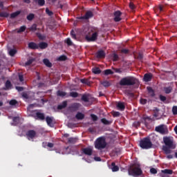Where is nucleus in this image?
<instances>
[{"label":"nucleus","mask_w":177,"mask_h":177,"mask_svg":"<svg viewBox=\"0 0 177 177\" xmlns=\"http://www.w3.org/2000/svg\"><path fill=\"white\" fill-rule=\"evenodd\" d=\"M13 122L11 124V125H14V127H16V125H19V123L20 122V118L19 116L14 117L12 118Z\"/></svg>","instance_id":"nucleus-18"},{"label":"nucleus","mask_w":177,"mask_h":177,"mask_svg":"<svg viewBox=\"0 0 177 177\" xmlns=\"http://www.w3.org/2000/svg\"><path fill=\"white\" fill-rule=\"evenodd\" d=\"M46 121L48 125H50L52 124V122H53V118H50L49 116H47L46 118Z\"/></svg>","instance_id":"nucleus-34"},{"label":"nucleus","mask_w":177,"mask_h":177,"mask_svg":"<svg viewBox=\"0 0 177 177\" xmlns=\"http://www.w3.org/2000/svg\"><path fill=\"white\" fill-rule=\"evenodd\" d=\"M101 85H102L105 88H107L111 85V83L107 80H105V81L101 82Z\"/></svg>","instance_id":"nucleus-30"},{"label":"nucleus","mask_w":177,"mask_h":177,"mask_svg":"<svg viewBox=\"0 0 177 177\" xmlns=\"http://www.w3.org/2000/svg\"><path fill=\"white\" fill-rule=\"evenodd\" d=\"M140 147L144 150H149L153 147V142L149 138H144L140 141Z\"/></svg>","instance_id":"nucleus-4"},{"label":"nucleus","mask_w":177,"mask_h":177,"mask_svg":"<svg viewBox=\"0 0 177 177\" xmlns=\"http://www.w3.org/2000/svg\"><path fill=\"white\" fill-rule=\"evenodd\" d=\"M141 104H146L147 103V100L141 98L140 100Z\"/></svg>","instance_id":"nucleus-59"},{"label":"nucleus","mask_w":177,"mask_h":177,"mask_svg":"<svg viewBox=\"0 0 177 177\" xmlns=\"http://www.w3.org/2000/svg\"><path fill=\"white\" fill-rule=\"evenodd\" d=\"M155 131L156 132L161 133V135H167V133H168V128H167V126L164 124L156 127Z\"/></svg>","instance_id":"nucleus-6"},{"label":"nucleus","mask_w":177,"mask_h":177,"mask_svg":"<svg viewBox=\"0 0 177 177\" xmlns=\"http://www.w3.org/2000/svg\"><path fill=\"white\" fill-rule=\"evenodd\" d=\"M164 91L165 93L169 94L171 92H172V87L169 86V87H165Z\"/></svg>","instance_id":"nucleus-40"},{"label":"nucleus","mask_w":177,"mask_h":177,"mask_svg":"<svg viewBox=\"0 0 177 177\" xmlns=\"http://www.w3.org/2000/svg\"><path fill=\"white\" fill-rule=\"evenodd\" d=\"M82 100L85 102V103H88V102H89V98L88 97V95L84 94L82 96Z\"/></svg>","instance_id":"nucleus-41"},{"label":"nucleus","mask_w":177,"mask_h":177,"mask_svg":"<svg viewBox=\"0 0 177 177\" xmlns=\"http://www.w3.org/2000/svg\"><path fill=\"white\" fill-rule=\"evenodd\" d=\"M34 17H35V15L32 13L29 14L27 17L26 19L27 20H28L29 21H32V19H34Z\"/></svg>","instance_id":"nucleus-39"},{"label":"nucleus","mask_w":177,"mask_h":177,"mask_svg":"<svg viewBox=\"0 0 177 177\" xmlns=\"http://www.w3.org/2000/svg\"><path fill=\"white\" fill-rule=\"evenodd\" d=\"M6 89L9 90L12 88V82H10V80H7L5 84Z\"/></svg>","instance_id":"nucleus-29"},{"label":"nucleus","mask_w":177,"mask_h":177,"mask_svg":"<svg viewBox=\"0 0 177 177\" xmlns=\"http://www.w3.org/2000/svg\"><path fill=\"white\" fill-rule=\"evenodd\" d=\"M71 35L73 39H77V36L75 35V32H74V30H71Z\"/></svg>","instance_id":"nucleus-57"},{"label":"nucleus","mask_w":177,"mask_h":177,"mask_svg":"<svg viewBox=\"0 0 177 177\" xmlns=\"http://www.w3.org/2000/svg\"><path fill=\"white\" fill-rule=\"evenodd\" d=\"M117 108L118 109V110L124 111L125 110V105L123 102H118L117 104Z\"/></svg>","instance_id":"nucleus-22"},{"label":"nucleus","mask_w":177,"mask_h":177,"mask_svg":"<svg viewBox=\"0 0 177 177\" xmlns=\"http://www.w3.org/2000/svg\"><path fill=\"white\" fill-rule=\"evenodd\" d=\"M19 80L20 82H23V81H24V77L23 76V75H19Z\"/></svg>","instance_id":"nucleus-62"},{"label":"nucleus","mask_w":177,"mask_h":177,"mask_svg":"<svg viewBox=\"0 0 177 177\" xmlns=\"http://www.w3.org/2000/svg\"><path fill=\"white\" fill-rule=\"evenodd\" d=\"M15 89H17V91H18V92H23V91H24V87L16 86Z\"/></svg>","instance_id":"nucleus-54"},{"label":"nucleus","mask_w":177,"mask_h":177,"mask_svg":"<svg viewBox=\"0 0 177 177\" xmlns=\"http://www.w3.org/2000/svg\"><path fill=\"white\" fill-rule=\"evenodd\" d=\"M48 44L45 41H41L38 44V49H46L48 48Z\"/></svg>","instance_id":"nucleus-16"},{"label":"nucleus","mask_w":177,"mask_h":177,"mask_svg":"<svg viewBox=\"0 0 177 177\" xmlns=\"http://www.w3.org/2000/svg\"><path fill=\"white\" fill-rule=\"evenodd\" d=\"M26 136L28 140H31V139H35L37 136V131L35 130H28L26 133Z\"/></svg>","instance_id":"nucleus-7"},{"label":"nucleus","mask_w":177,"mask_h":177,"mask_svg":"<svg viewBox=\"0 0 177 177\" xmlns=\"http://www.w3.org/2000/svg\"><path fill=\"white\" fill-rule=\"evenodd\" d=\"M163 142L165 145L162 146V150L165 154H171L172 153L171 149H175V145L174 144V139L171 137L163 138Z\"/></svg>","instance_id":"nucleus-1"},{"label":"nucleus","mask_w":177,"mask_h":177,"mask_svg":"<svg viewBox=\"0 0 177 177\" xmlns=\"http://www.w3.org/2000/svg\"><path fill=\"white\" fill-rule=\"evenodd\" d=\"M66 107H67V101H64L62 104L57 106V109L63 110V109H66Z\"/></svg>","instance_id":"nucleus-21"},{"label":"nucleus","mask_w":177,"mask_h":177,"mask_svg":"<svg viewBox=\"0 0 177 177\" xmlns=\"http://www.w3.org/2000/svg\"><path fill=\"white\" fill-rule=\"evenodd\" d=\"M54 146H55V144H53L52 142L47 143V147H49L50 149H52V147H53Z\"/></svg>","instance_id":"nucleus-61"},{"label":"nucleus","mask_w":177,"mask_h":177,"mask_svg":"<svg viewBox=\"0 0 177 177\" xmlns=\"http://www.w3.org/2000/svg\"><path fill=\"white\" fill-rule=\"evenodd\" d=\"M104 75H113V74H114V72H113L111 69H106L105 71H104Z\"/></svg>","instance_id":"nucleus-31"},{"label":"nucleus","mask_w":177,"mask_h":177,"mask_svg":"<svg viewBox=\"0 0 177 177\" xmlns=\"http://www.w3.org/2000/svg\"><path fill=\"white\" fill-rule=\"evenodd\" d=\"M10 106H16L19 104V102L16 100H11L9 102Z\"/></svg>","instance_id":"nucleus-43"},{"label":"nucleus","mask_w":177,"mask_h":177,"mask_svg":"<svg viewBox=\"0 0 177 177\" xmlns=\"http://www.w3.org/2000/svg\"><path fill=\"white\" fill-rule=\"evenodd\" d=\"M162 174H166V175H172L174 174V171L172 169H165L162 170Z\"/></svg>","instance_id":"nucleus-27"},{"label":"nucleus","mask_w":177,"mask_h":177,"mask_svg":"<svg viewBox=\"0 0 177 177\" xmlns=\"http://www.w3.org/2000/svg\"><path fill=\"white\" fill-rule=\"evenodd\" d=\"M101 122H102L104 125H110L111 124V122L107 120L106 118L101 119Z\"/></svg>","instance_id":"nucleus-37"},{"label":"nucleus","mask_w":177,"mask_h":177,"mask_svg":"<svg viewBox=\"0 0 177 177\" xmlns=\"http://www.w3.org/2000/svg\"><path fill=\"white\" fill-rule=\"evenodd\" d=\"M34 60H35L34 58H31V59H28L25 63V66H30V64H32V63L34 62Z\"/></svg>","instance_id":"nucleus-44"},{"label":"nucleus","mask_w":177,"mask_h":177,"mask_svg":"<svg viewBox=\"0 0 177 177\" xmlns=\"http://www.w3.org/2000/svg\"><path fill=\"white\" fill-rule=\"evenodd\" d=\"M66 44H67L68 46H72L73 45V41H71V39L67 38L65 40Z\"/></svg>","instance_id":"nucleus-45"},{"label":"nucleus","mask_w":177,"mask_h":177,"mask_svg":"<svg viewBox=\"0 0 177 177\" xmlns=\"http://www.w3.org/2000/svg\"><path fill=\"white\" fill-rule=\"evenodd\" d=\"M80 82L82 84H85L86 85H89L91 84V82L88 79H81Z\"/></svg>","instance_id":"nucleus-42"},{"label":"nucleus","mask_w":177,"mask_h":177,"mask_svg":"<svg viewBox=\"0 0 177 177\" xmlns=\"http://www.w3.org/2000/svg\"><path fill=\"white\" fill-rule=\"evenodd\" d=\"M46 13L49 16H53V12L50 11L49 8H46Z\"/></svg>","instance_id":"nucleus-52"},{"label":"nucleus","mask_w":177,"mask_h":177,"mask_svg":"<svg viewBox=\"0 0 177 177\" xmlns=\"http://www.w3.org/2000/svg\"><path fill=\"white\" fill-rule=\"evenodd\" d=\"M20 13H21V11L20 10L16 11L15 12L11 13L10 17V19H15V17H17V16H19Z\"/></svg>","instance_id":"nucleus-25"},{"label":"nucleus","mask_w":177,"mask_h":177,"mask_svg":"<svg viewBox=\"0 0 177 177\" xmlns=\"http://www.w3.org/2000/svg\"><path fill=\"white\" fill-rule=\"evenodd\" d=\"M0 17H9V13L6 12H0Z\"/></svg>","instance_id":"nucleus-46"},{"label":"nucleus","mask_w":177,"mask_h":177,"mask_svg":"<svg viewBox=\"0 0 177 177\" xmlns=\"http://www.w3.org/2000/svg\"><path fill=\"white\" fill-rule=\"evenodd\" d=\"M69 95L71 97H78V93L72 91L69 93Z\"/></svg>","instance_id":"nucleus-47"},{"label":"nucleus","mask_w":177,"mask_h":177,"mask_svg":"<svg viewBox=\"0 0 177 177\" xmlns=\"http://www.w3.org/2000/svg\"><path fill=\"white\" fill-rule=\"evenodd\" d=\"M92 72L93 73V74H100L102 73V71L100 70V68L95 67L92 68Z\"/></svg>","instance_id":"nucleus-26"},{"label":"nucleus","mask_w":177,"mask_h":177,"mask_svg":"<svg viewBox=\"0 0 177 177\" xmlns=\"http://www.w3.org/2000/svg\"><path fill=\"white\" fill-rule=\"evenodd\" d=\"M17 53V50L13 48V49H10L9 50V55L10 56H11L12 57H13V56H15V55H16Z\"/></svg>","instance_id":"nucleus-33"},{"label":"nucleus","mask_w":177,"mask_h":177,"mask_svg":"<svg viewBox=\"0 0 177 177\" xmlns=\"http://www.w3.org/2000/svg\"><path fill=\"white\" fill-rule=\"evenodd\" d=\"M135 59H137L138 60H140V62H142L143 60V54L139 53L137 55H134Z\"/></svg>","instance_id":"nucleus-32"},{"label":"nucleus","mask_w":177,"mask_h":177,"mask_svg":"<svg viewBox=\"0 0 177 177\" xmlns=\"http://www.w3.org/2000/svg\"><path fill=\"white\" fill-rule=\"evenodd\" d=\"M92 17H93V12L91 10H88L83 17H80V19L82 20H89V19H92Z\"/></svg>","instance_id":"nucleus-10"},{"label":"nucleus","mask_w":177,"mask_h":177,"mask_svg":"<svg viewBox=\"0 0 177 177\" xmlns=\"http://www.w3.org/2000/svg\"><path fill=\"white\" fill-rule=\"evenodd\" d=\"M121 53H124V55H127V53H129V50L128 49H122Z\"/></svg>","instance_id":"nucleus-60"},{"label":"nucleus","mask_w":177,"mask_h":177,"mask_svg":"<svg viewBox=\"0 0 177 177\" xmlns=\"http://www.w3.org/2000/svg\"><path fill=\"white\" fill-rule=\"evenodd\" d=\"M129 175H131L132 176H140L143 171H142V168L140 167V165L138 163H134L131 165L128 170Z\"/></svg>","instance_id":"nucleus-3"},{"label":"nucleus","mask_w":177,"mask_h":177,"mask_svg":"<svg viewBox=\"0 0 177 177\" xmlns=\"http://www.w3.org/2000/svg\"><path fill=\"white\" fill-rule=\"evenodd\" d=\"M37 80L39 81L41 80V76L39 75V72H36Z\"/></svg>","instance_id":"nucleus-63"},{"label":"nucleus","mask_w":177,"mask_h":177,"mask_svg":"<svg viewBox=\"0 0 177 177\" xmlns=\"http://www.w3.org/2000/svg\"><path fill=\"white\" fill-rule=\"evenodd\" d=\"M93 150L91 147H86L82 149V153L85 154V156H92Z\"/></svg>","instance_id":"nucleus-11"},{"label":"nucleus","mask_w":177,"mask_h":177,"mask_svg":"<svg viewBox=\"0 0 177 177\" xmlns=\"http://www.w3.org/2000/svg\"><path fill=\"white\" fill-rule=\"evenodd\" d=\"M113 62H117V60H118V55L114 53L113 55Z\"/></svg>","instance_id":"nucleus-56"},{"label":"nucleus","mask_w":177,"mask_h":177,"mask_svg":"<svg viewBox=\"0 0 177 177\" xmlns=\"http://www.w3.org/2000/svg\"><path fill=\"white\" fill-rule=\"evenodd\" d=\"M91 119L93 121H97V120H98L97 115H96L95 114H91Z\"/></svg>","instance_id":"nucleus-53"},{"label":"nucleus","mask_w":177,"mask_h":177,"mask_svg":"<svg viewBox=\"0 0 177 177\" xmlns=\"http://www.w3.org/2000/svg\"><path fill=\"white\" fill-rule=\"evenodd\" d=\"M34 2L37 3L39 6L45 5V0H34Z\"/></svg>","instance_id":"nucleus-38"},{"label":"nucleus","mask_w":177,"mask_h":177,"mask_svg":"<svg viewBox=\"0 0 177 177\" xmlns=\"http://www.w3.org/2000/svg\"><path fill=\"white\" fill-rule=\"evenodd\" d=\"M97 59H104L106 57V53L103 50H98L96 53Z\"/></svg>","instance_id":"nucleus-15"},{"label":"nucleus","mask_w":177,"mask_h":177,"mask_svg":"<svg viewBox=\"0 0 177 177\" xmlns=\"http://www.w3.org/2000/svg\"><path fill=\"white\" fill-rule=\"evenodd\" d=\"M106 146L107 142H106V139L103 137H100L95 141V147L97 150H103V149H106Z\"/></svg>","instance_id":"nucleus-5"},{"label":"nucleus","mask_w":177,"mask_h":177,"mask_svg":"<svg viewBox=\"0 0 177 177\" xmlns=\"http://www.w3.org/2000/svg\"><path fill=\"white\" fill-rule=\"evenodd\" d=\"M28 49H32V50H35L38 49V44L33 41H30L28 44Z\"/></svg>","instance_id":"nucleus-13"},{"label":"nucleus","mask_w":177,"mask_h":177,"mask_svg":"<svg viewBox=\"0 0 177 177\" xmlns=\"http://www.w3.org/2000/svg\"><path fill=\"white\" fill-rule=\"evenodd\" d=\"M22 97H24L25 99H28V95L26 93H22Z\"/></svg>","instance_id":"nucleus-64"},{"label":"nucleus","mask_w":177,"mask_h":177,"mask_svg":"<svg viewBox=\"0 0 177 177\" xmlns=\"http://www.w3.org/2000/svg\"><path fill=\"white\" fill-rule=\"evenodd\" d=\"M129 6L130 9H131V10H134V9L136 8V6H135V4H133V2L132 1L129 3Z\"/></svg>","instance_id":"nucleus-50"},{"label":"nucleus","mask_w":177,"mask_h":177,"mask_svg":"<svg viewBox=\"0 0 177 177\" xmlns=\"http://www.w3.org/2000/svg\"><path fill=\"white\" fill-rule=\"evenodd\" d=\"M58 60L59 62H64L65 60H67V57L66 55H61L59 58Z\"/></svg>","instance_id":"nucleus-48"},{"label":"nucleus","mask_w":177,"mask_h":177,"mask_svg":"<svg viewBox=\"0 0 177 177\" xmlns=\"http://www.w3.org/2000/svg\"><path fill=\"white\" fill-rule=\"evenodd\" d=\"M98 35L99 33H97V32H95L92 34L91 37L86 35L85 38L88 42H93L97 39Z\"/></svg>","instance_id":"nucleus-8"},{"label":"nucleus","mask_w":177,"mask_h":177,"mask_svg":"<svg viewBox=\"0 0 177 177\" xmlns=\"http://www.w3.org/2000/svg\"><path fill=\"white\" fill-rule=\"evenodd\" d=\"M152 79H153V74L145 73L144 75L143 80L145 81V82H150V81H151Z\"/></svg>","instance_id":"nucleus-14"},{"label":"nucleus","mask_w":177,"mask_h":177,"mask_svg":"<svg viewBox=\"0 0 177 177\" xmlns=\"http://www.w3.org/2000/svg\"><path fill=\"white\" fill-rule=\"evenodd\" d=\"M148 93L151 97H154L156 96V93L154 92V90L153 88L148 86L147 87Z\"/></svg>","instance_id":"nucleus-17"},{"label":"nucleus","mask_w":177,"mask_h":177,"mask_svg":"<svg viewBox=\"0 0 177 177\" xmlns=\"http://www.w3.org/2000/svg\"><path fill=\"white\" fill-rule=\"evenodd\" d=\"M139 80L133 76H127L120 80L119 84L121 86H132L136 85Z\"/></svg>","instance_id":"nucleus-2"},{"label":"nucleus","mask_w":177,"mask_h":177,"mask_svg":"<svg viewBox=\"0 0 177 177\" xmlns=\"http://www.w3.org/2000/svg\"><path fill=\"white\" fill-rule=\"evenodd\" d=\"M111 169H112V172H117L120 171V167L115 165V162H113L111 165Z\"/></svg>","instance_id":"nucleus-19"},{"label":"nucleus","mask_w":177,"mask_h":177,"mask_svg":"<svg viewBox=\"0 0 177 177\" xmlns=\"http://www.w3.org/2000/svg\"><path fill=\"white\" fill-rule=\"evenodd\" d=\"M30 30V31H33V32L37 31V24H35L32 25Z\"/></svg>","instance_id":"nucleus-51"},{"label":"nucleus","mask_w":177,"mask_h":177,"mask_svg":"<svg viewBox=\"0 0 177 177\" xmlns=\"http://www.w3.org/2000/svg\"><path fill=\"white\" fill-rule=\"evenodd\" d=\"M77 142H78V138L75 137V138H68V143H69V145H75Z\"/></svg>","instance_id":"nucleus-20"},{"label":"nucleus","mask_w":177,"mask_h":177,"mask_svg":"<svg viewBox=\"0 0 177 177\" xmlns=\"http://www.w3.org/2000/svg\"><path fill=\"white\" fill-rule=\"evenodd\" d=\"M36 116L39 120H41V121H44V120H45V115L43 113L37 112Z\"/></svg>","instance_id":"nucleus-23"},{"label":"nucleus","mask_w":177,"mask_h":177,"mask_svg":"<svg viewBox=\"0 0 177 177\" xmlns=\"http://www.w3.org/2000/svg\"><path fill=\"white\" fill-rule=\"evenodd\" d=\"M26 28H27V26H21L19 28V30H17L18 34H20L21 32H24V31H26Z\"/></svg>","instance_id":"nucleus-36"},{"label":"nucleus","mask_w":177,"mask_h":177,"mask_svg":"<svg viewBox=\"0 0 177 177\" xmlns=\"http://www.w3.org/2000/svg\"><path fill=\"white\" fill-rule=\"evenodd\" d=\"M172 113L174 115H177V106H174L172 107Z\"/></svg>","instance_id":"nucleus-49"},{"label":"nucleus","mask_w":177,"mask_h":177,"mask_svg":"<svg viewBox=\"0 0 177 177\" xmlns=\"http://www.w3.org/2000/svg\"><path fill=\"white\" fill-rule=\"evenodd\" d=\"M57 96H61L62 97H63L66 96V95H67V93L59 90V91L57 92Z\"/></svg>","instance_id":"nucleus-35"},{"label":"nucleus","mask_w":177,"mask_h":177,"mask_svg":"<svg viewBox=\"0 0 177 177\" xmlns=\"http://www.w3.org/2000/svg\"><path fill=\"white\" fill-rule=\"evenodd\" d=\"M159 97H160V100H161V102H165V100H167V97H165L162 95H160Z\"/></svg>","instance_id":"nucleus-55"},{"label":"nucleus","mask_w":177,"mask_h":177,"mask_svg":"<svg viewBox=\"0 0 177 177\" xmlns=\"http://www.w3.org/2000/svg\"><path fill=\"white\" fill-rule=\"evenodd\" d=\"M80 107H81V104L75 102L71 104V106L69 107V109L71 111H77L80 109Z\"/></svg>","instance_id":"nucleus-12"},{"label":"nucleus","mask_w":177,"mask_h":177,"mask_svg":"<svg viewBox=\"0 0 177 177\" xmlns=\"http://www.w3.org/2000/svg\"><path fill=\"white\" fill-rule=\"evenodd\" d=\"M75 118L77 120H84L85 118V115H84V113H81V112H78L76 115H75Z\"/></svg>","instance_id":"nucleus-24"},{"label":"nucleus","mask_w":177,"mask_h":177,"mask_svg":"<svg viewBox=\"0 0 177 177\" xmlns=\"http://www.w3.org/2000/svg\"><path fill=\"white\" fill-rule=\"evenodd\" d=\"M43 63L46 66V67H52V63H50V61L48 59H44L43 60Z\"/></svg>","instance_id":"nucleus-28"},{"label":"nucleus","mask_w":177,"mask_h":177,"mask_svg":"<svg viewBox=\"0 0 177 177\" xmlns=\"http://www.w3.org/2000/svg\"><path fill=\"white\" fill-rule=\"evenodd\" d=\"M150 172H151V174H157V169L152 167L150 169Z\"/></svg>","instance_id":"nucleus-58"},{"label":"nucleus","mask_w":177,"mask_h":177,"mask_svg":"<svg viewBox=\"0 0 177 177\" xmlns=\"http://www.w3.org/2000/svg\"><path fill=\"white\" fill-rule=\"evenodd\" d=\"M122 15V12H121V11H120V10L115 11L113 13L114 21H115V22L121 21V20H122V19H121Z\"/></svg>","instance_id":"nucleus-9"}]
</instances>
